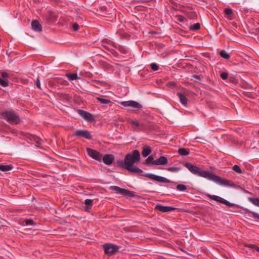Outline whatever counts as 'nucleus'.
<instances>
[{
	"instance_id": "obj_1",
	"label": "nucleus",
	"mask_w": 259,
	"mask_h": 259,
	"mask_svg": "<svg viewBox=\"0 0 259 259\" xmlns=\"http://www.w3.org/2000/svg\"><path fill=\"white\" fill-rule=\"evenodd\" d=\"M141 159L140 152L138 150H134L132 152L127 154L123 160L117 161V165L121 168L127 170L133 174L140 175L143 173V170L134 165L138 162Z\"/></svg>"
},
{
	"instance_id": "obj_2",
	"label": "nucleus",
	"mask_w": 259,
	"mask_h": 259,
	"mask_svg": "<svg viewBox=\"0 0 259 259\" xmlns=\"http://www.w3.org/2000/svg\"><path fill=\"white\" fill-rule=\"evenodd\" d=\"M184 165L193 174L204 178L207 180L209 179L211 174V172L209 171L203 170L189 162H185Z\"/></svg>"
},
{
	"instance_id": "obj_3",
	"label": "nucleus",
	"mask_w": 259,
	"mask_h": 259,
	"mask_svg": "<svg viewBox=\"0 0 259 259\" xmlns=\"http://www.w3.org/2000/svg\"><path fill=\"white\" fill-rule=\"evenodd\" d=\"M208 180L212 181L222 186L232 188L236 187V185L232 181L227 179H222L220 176L212 173H211Z\"/></svg>"
},
{
	"instance_id": "obj_4",
	"label": "nucleus",
	"mask_w": 259,
	"mask_h": 259,
	"mask_svg": "<svg viewBox=\"0 0 259 259\" xmlns=\"http://www.w3.org/2000/svg\"><path fill=\"white\" fill-rule=\"evenodd\" d=\"M3 117L7 121L12 124H18L20 122V118L14 111H6L1 113Z\"/></svg>"
},
{
	"instance_id": "obj_5",
	"label": "nucleus",
	"mask_w": 259,
	"mask_h": 259,
	"mask_svg": "<svg viewBox=\"0 0 259 259\" xmlns=\"http://www.w3.org/2000/svg\"><path fill=\"white\" fill-rule=\"evenodd\" d=\"M110 190L114 191L117 194H120L124 196L133 197L134 194L133 192L125 189L121 188L116 186H112L110 187Z\"/></svg>"
},
{
	"instance_id": "obj_6",
	"label": "nucleus",
	"mask_w": 259,
	"mask_h": 259,
	"mask_svg": "<svg viewBox=\"0 0 259 259\" xmlns=\"http://www.w3.org/2000/svg\"><path fill=\"white\" fill-rule=\"evenodd\" d=\"M140 175L144 176L149 179L158 182H160L162 183H169L170 182V180L167 179V178L158 176L153 174L150 173H146L144 174H141Z\"/></svg>"
},
{
	"instance_id": "obj_7",
	"label": "nucleus",
	"mask_w": 259,
	"mask_h": 259,
	"mask_svg": "<svg viewBox=\"0 0 259 259\" xmlns=\"http://www.w3.org/2000/svg\"><path fill=\"white\" fill-rule=\"evenodd\" d=\"M103 248L106 254H112L118 251L119 247L111 243H105L103 245Z\"/></svg>"
},
{
	"instance_id": "obj_8",
	"label": "nucleus",
	"mask_w": 259,
	"mask_h": 259,
	"mask_svg": "<svg viewBox=\"0 0 259 259\" xmlns=\"http://www.w3.org/2000/svg\"><path fill=\"white\" fill-rule=\"evenodd\" d=\"M87 151L89 156L98 161H101L102 158V154L97 151L87 148Z\"/></svg>"
},
{
	"instance_id": "obj_9",
	"label": "nucleus",
	"mask_w": 259,
	"mask_h": 259,
	"mask_svg": "<svg viewBox=\"0 0 259 259\" xmlns=\"http://www.w3.org/2000/svg\"><path fill=\"white\" fill-rule=\"evenodd\" d=\"M77 137H82L88 140L92 139L91 133L87 130H77L73 135Z\"/></svg>"
},
{
	"instance_id": "obj_10",
	"label": "nucleus",
	"mask_w": 259,
	"mask_h": 259,
	"mask_svg": "<svg viewBox=\"0 0 259 259\" xmlns=\"http://www.w3.org/2000/svg\"><path fill=\"white\" fill-rule=\"evenodd\" d=\"M208 197L212 200L218 201L229 207H232L234 205V203H231L228 200L217 195H208Z\"/></svg>"
},
{
	"instance_id": "obj_11",
	"label": "nucleus",
	"mask_w": 259,
	"mask_h": 259,
	"mask_svg": "<svg viewBox=\"0 0 259 259\" xmlns=\"http://www.w3.org/2000/svg\"><path fill=\"white\" fill-rule=\"evenodd\" d=\"M120 104L125 107H131L136 109H141L142 107L140 104L134 101H123L120 102Z\"/></svg>"
},
{
	"instance_id": "obj_12",
	"label": "nucleus",
	"mask_w": 259,
	"mask_h": 259,
	"mask_svg": "<svg viewBox=\"0 0 259 259\" xmlns=\"http://www.w3.org/2000/svg\"><path fill=\"white\" fill-rule=\"evenodd\" d=\"M77 113L81 117L88 121H92L94 120V116L87 111L79 109L78 110Z\"/></svg>"
},
{
	"instance_id": "obj_13",
	"label": "nucleus",
	"mask_w": 259,
	"mask_h": 259,
	"mask_svg": "<svg viewBox=\"0 0 259 259\" xmlns=\"http://www.w3.org/2000/svg\"><path fill=\"white\" fill-rule=\"evenodd\" d=\"M155 209L161 212H167L174 210L177 208L172 206H163L161 204H157L155 205Z\"/></svg>"
},
{
	"instance_id": "obj_14",
	"label": "nucleus",
	"mask_w": 259,
	"mask_h": 259,
	"mask_svg": "<svg viewBox=\"0 0 259 259\" xmlns=\"http://www.w3.org/2000/svg\"><path fill=\"white\" fill-rule=\"evenodd\" d=\"M103 162L106 165H110L114 160V156L112 154H106L102 156Z\"/></svg>"
},
{
	"instance_id": "obj_15",
	"label": "nucleus",
	"mask_w": 259,
	"mask_h": 259,
	"mask_svg": "<svg viewBox=\"0 0 259 259\" xmlns=\"http://www.w3.org/2000/svg\"><path fill=\"white\" fill-rule=\"evenodd\" d=\"M167 158L165 156H160L159 158L153 161V164L156 165H165L167 164Z\"/></svg>"
},
{
	"instance_id": "obj_16",
	"label": "nucleus",
	"mask_w": 259,
	"mask_h": 259,
	"mask_svg": "<svg viewBox=\"0 0 259 259\" xmlns=\"http://www.w3.org/2000/svg\"><path fill=\"white\" fill-rule=\"evenodd\" d=\"M31 28L35 31L41 32L42 27L37 20H33L31 22Z\"/></svg>"
},
{
	"instance_id": "obj_17",
	"label": "nucleus",
	"mask_w": 259,
	"mask_h": 259,
	"mask_svg": "<svg viewBox=\"0 0 259 259\" xmlns=\"http://www.w3.org/2000/svg\"><path fill=\"white\" fill-rule=\"evenodd\" d=\"M14 168L12 164L3 165L0 164V170L5 172H8V171L12 170Z\"/></svg>"
},
{
	"instance_id": "obj_18",
	"label": "nucleus",
	"mask_w": 259,
	"mask_h": 259,
	"mask_svg": "<svg viewBox=\"0 0 259 259\" xmlns=\"http://www.w3.org/2000/svg\"><path fill=\"white\" fill-rule=\"evenodd\" d=\"M177 96L179 97L180 102L184 106H186L187 104V99L186 97L181 93H178Z\"/></svg>"
},
{
	"instance_id": "obj_19",
	"label": "nucleus",
	"mask_w": 259,
	"mask_h": 259,
	"mask_svg": "<svg viewBox=\"0 0 259 259\" xmlns=\"http://www.w3.org/2000/svg\"><path fill=\"white\" fill-rule=\"evenodd\" d=\"M30 140L36 143V146L37 147H39L42 143V139L34 135L31 136Z\"/></svg>"
},
{
	"instance_id": "obj_20",
	"label": "nucleus",
	"mask_w": 259,
	"mask_h": 259,
	"mask_svg": "<svg viewBox=\"0 0 259 259\" xmlns=\"http://www.w3.org/2000/svg\"><path fill=\"white\" fill-rule=\"evenodd\" d=\"M151 153V149L148 146H145L143 148L142 152V155L144 157H147Z\"/></svg>"
},
{
	"instance_id": "obj_21",
	"label": "nucleus",
	"mask_w": 259,
	"mask_h": 259,
	"mask_svg": "<svg viewBox=\"0 0 259 259\" xmlns=\"http://www.w3.org/2000/svg\"><path fill=\"white\" fill-rule=\"evenodd\" d=\"M178 153L182 156H187L190 153V150L186 148H180L178 150Z\"/></svg>"
},
{
	"instance_id": "obj_22",
	"label": "nucleus",
	"mask_w": 259,
	"mask_h": 259,
	"mask_svg": "<svg viewBox=\"0 0 259 259\" xmlns=\"http://www.w3.org/2000/svg\"><path fill=\"white\" fill-rule=\"evenodd\" d=\"M93 200L92 199H87L84 201V204L86 205L85 210L89 211V207L93 205Z\"/></svg>"
},
{
	"instance_id": "obj_23",
	"label": "nucleus",
	"mask_w": 259,
	"mask_h": 259,
	"mask_svg": "<svg viewBox=\"0 0 259 259\" xmlns=\"http://www.w3.org/2000/svg\"><path fill=\"white\" fill-rule=\"evenodd\" d=\"M96 100L102 104H108L110 103L111 102L110 100L101 97H96Z\"/></svg>"
},
{
	"instance_id": "obj_24",
	"label": "nucleus",
	"mask_w": 259,
	"mask_h": 259,
	"mask_svg": "<svg viewBox=\"0 0 259 259\" xmlns=\"http://www.w3.org/2000/svg\"><path fill=\"white\" fill-rule=\"evenodd\" d=\"M220 55L222 58L226 60H228L230 58V55L224 50L220 51Z\"/></svg>"
},
{
	"instance_id": "obj_25",
	"label": "nucleus",
	"mask_w": 259,
	"mask_h": 259,
	"mask_svg": "<svg viewBox=\"0 0 259 259\" xmlns=\"http://www.w3.org/2000/svg\"><path fill=\"white\" fill-rule=\"evenodd\" d=\"M66 77L69 80H74L78 78L77 73H68L66 75Z\"/></svg>"
},
{
	"instance_id": "obj_26",
	"label": "nucleus",
	"mask_w": 259,
	"mask_h": 259,
	"mask_svg": "<svg viewBox=\"0 0 259 259\" xmlns=\"http://www.w3.org/2000/svg\"><path fill=\"white\" fill-rule=\"evenodd\" d=\"M248 200L254 205L259 207V198L249 197Z\"/></svg>"
},
{
	"instance_id": "obj_27",
	"label": "nucleus",
	"mask_w": 259,
	"mask_h": 259,
	"mask_svg": "<svg viewBox=\"0 0 259 259\" xmlns=\"http://www.w3.org/2000/svg\"><path fill=\"white\" fill-rule=\"evenodd\" d=\"M118 50L119 51L124 54H126L127 53H129V50L127 48H126V47L125 46H120L119 45L118 46Z\"/></svg>"
},
{
	"instance_id": "obj_28",
	"label": "nucleus",
	"mask_w": 259,
	"mask_h": 259,
	"mask_svg": "<svg viewBox=\"0 0 259 259\" xmlns=\"http://www.w3.org/2000/svg\"><path fill=\"white\" fill-rule=\"evenodd\" d=\"M181 168L179 167H169L166 168V170L170 172H177L179 171Z\"/></svg>"
},
{
	"instance_id": "obj_29",
	"label": "nucleus",
	"mask_w": 259,
	"mask_h": 259,
	"mask_svg": "<svg viewBox=\"0 0 259 259\" xmlns=\"http://www.w3.org/2000/svg\"><path fill=\"white\" fill-rule=\"evenodd\" d=\"M55 81L58 83L66 85L67 83V81L65 80L63 78L61 77H57L55 78Z\"/></svg>"
},
{
	"instance_id": "obj_30",
	"label": "nucleus",
	"mask_w": 259,
	"mask_h": 259,
	"mask_svg": "<svg viewBox=\"0 0 259 259\" xmlns=\"http://www.w3.org/2000/svg\"><path fill=\"white\" fill-rule=\"evenodd\" d=\"M176 189L180 191H185L187 189L186 185L183 184H179L177 186Z\"/></svg>"
},
{
	"instance_id": "obj_31",
	"label": "nucleus",
	"mask_w": 259,
	"mask_h": 259,
	"mask_svg": "<svg viewBox=\"0 0 259 259\" xmlns=\"http://www.w3.org/2000/svg\"><path fill=\"white\" fill-rule=\"evenodd\" d=\"M200 28V25L199 23H197L192 25H191L189 27L190 29L191 30H197L199 29Z\"/></svg>"
},
{
	"instance_id": "obj_32",
	"label": "nucleus",
	"mask_w": 259,
	"mask_h": 259,
	"mask_svg": "<svg viewBox=\"0 0 259 259\" xmlns=\"http://www.w3.org/2000/svg\"><path fill=\"white\" fill-rule=\"evenodd\" d=\"M0 85L3 87H6L9 85V81L7 80L3 79L0 77Z\"/></svg>"
},
{
	"instance_id": "obj_33",
	"label": "nucleus",
	"mask_w": 259,
	"mask_h": 259,
	"mask_svg": "<svg viewBox=\"0 0 259 259\" xmlns=\"http://www.w3.org/2000/svg\"><path fill=\"white\" fill-rule=\"evenodd\" d=\"M233 170L234 172L238 173V174H241L242 173V170L240 168V167L237 165H234L233 166Z\"/></svg>"
},
{
	"instance_id": "obj_34",
	"label": "nucleus",
	"mask_w": 259,
	"mask_h": 259,
	"mask_svg": "<svg viewBox=\"0 0 259 259\" xmlns=\"http://www.w3.org/2000/svg\"><path fill=\"white\" fill-rule=\"evenodd\" d=\"M154 160L153 157L152 156H150L146 159L145 163L146 164H149L152 162L153 164V161Z\"/></svg>"
},
{
	"instance_id": "obj_35",
	"label": "nucleus",
	"mask_w": 259,
	"mask_h": 259,
	"mask_svg": "<svg viewBox=\"0 0 259 259\" xmlns=\"http://www.w3.org/2000/svg\"><path fill=\"white\" fill-rule=\"evenodd\" d=\"M202 78V76L197 75H193L192 76V79L195 80L196 82H199Z\"/></svg>"
},
{
	"instance_id": "obj_36",
	"label": "nucleus",
	"mask_w": 259,
	"mask_h": 259,
	"mask_svg": "<svg viewBox=\"0 0 259 259\" xmlns=\"http://www.w3.org/2000/svg\"><path fill=\"white\" fill-rule=\"evenodd\" d=\"M150 66H151L152 70L153 71H157L159 68L157 64L155 63H151Z\"/></svg>"
},
{
	"instance_id": "obj_37",
	"label": "nucleus",
	"mask_w": 259,
	"mask_h": 259,
	"mask_svg": "<svg viewBox=\"0 0 259 259\" xmlns=\"http://www.w3.org/2000/svg\"><path fill=\"white\" fill-rule=\"evenodd\" d=\"M220 76L223 79L225 80V79H227L228 74L227 72H223L221 73Z\"/></svg>"
},
{
	"instance_id": "obj_38",
	"label": "nucleus",
	"mask_w": 259,
	"mask_h": 259,
	"mask_svg": "<svg viewBox=\"0 0 259 259\" xmlns=\"http://www.w3.org/2000/svg\"><path fill=\"white\" fill-rule=\"evenodd\" d=\"M250 213L252 214V217L254 219H256L259 220V214H258L255 212H249L248 213V214Z\"/></svg>"
},
{
	"instance_id": "obj_39",
	"label": "nucleus",
	"mask_w": 259,
	"mask_h": 259,
	"mask_svg": "<svg viewBox=\"0 0 259 259\" xmlns=\"http://www.w3.org/2000/svg\"><path fill=\"white\" fill-rule=\"evenodd\" d=\"M225 13L227 15H231L232 14V10L230 8H226L225 10Z\"/></svg>"
},
{
	"instance_id": "obj_40",
	"label": "nucleus",
	"mask_w": 259,
	"mask_h": 259,
	"mask_svg": "<svg viewBox=\"0 0 259 259\" xmlns=\"http://www.w3.org/2000/svg\"><path fill=\"white\" fill-rule=\"evenodd\" d=\"M72 28L74 31H77L79 28V25L77 23H75L72 25Z\"/></svg>"
},
{
	"instance_id": "obj_41",
	"label": "nucleus",
	"mask_w": 259,
	"mask_h": 259,
	"mask_svg": "<svg viewBox=\"0 0 259 259\" xmlns=\"http://www.w3.org/2000/svg\"><path fill=\"white\" fill-rule=\"evenodd\" d=\"M36 87L41 89V84H40V80H39V77H37V79H36Z\"/></svg>"
},
{
	"instance_id": "obj_42",
	"label": "nucleus",
	"mask_w": 259,
	"mask_h": 259,
	"mask_svg": "<svg viewBox=\"0 0 259 259\" xmlns=\"http://www.w3.org/2000/svg\"><path fill=\"white\" fill-rule=\"evenodd\" d=\"M26 224L27 225H32L34 224V223L32 220H26Z\"/></svg>"
},
{
	"instance_id": "obj_43",
	"label": "nucleus",
	"mask_w": 259,
	"mask_h": 259,
	"mask_svg": "<svg viewBox=\"0 0 259 259\" xmlns=\"http://www.w3.org/2000/svg\"><path fill=\"white\" fill-rule=\"evenodd\" d=\"M131 123H132L133 125H134V126H137V127H138V126H139V123L137 120H132V121H131Z\"/></svg>"
},
{
	"instance_id": "obj_44",
	"label": "nucleus",
	"mask_w": 259,
	"mask_h": 259,
	"mask_svg": "<svg viewBox=\"0 0 259 259\" xmlns=\"http://www.w3.org/2000/svg\"><path fill=\"white\" fill-rule=\"evenodd\" d=\"M2 77L5 79V78H7L9 77V74L8 73L6 72H2Z\"/></svg>"
},
{
	"instance_id": "obj_45",
	"label": "nucleus",
	"mask_w": 259,
	"mask_h": 259,
	"mask_svg": "<svg viewBox=\"0 0 259 259\" xmlns=\"http://www.w3.org/2000/svg\"><path fill=\"white\" fill-rule=\"evenodd\" d=\"M170 183H171L172 184H170V185H168V186H167V187H170V188H174V187H173V186H174V184H173V183H172L171 181H170Z\"/></svg>"
},
{
	"instance_id": "obj_46",
	"label": "nucleus",
	"mask_w": 259,
	"mask_h": 259,
	"mask_svg": "<svg viewBox=\"0 0 259 259\" xmlns=\"http://www.w3.org/2000/svg\"><path fill=\"white\" fill-rule=\"evenodd\" d=\"M256 250L259 252V248H257Z\"/></svg>"
}]
</instances>
